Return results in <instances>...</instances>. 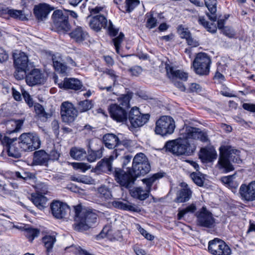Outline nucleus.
<instances>
[{
    "label": "nucleus",
    "mask_w": 255,
    "mask_h": 255,
    "mask_svg": "<svg viewBox=\"0 0 255 255\" xmlns=\"http://www.w3.org/2000/svg\"><path fill=\"white\" fill-rule=\"evenodd\" d=\"M219 158L217 167L225 172L234 169L231 162L240 163L242 161L239 157L240 151L231 146H223L220 147Z\"/></svg>",
    "instance_id": "obj_1"
},
{
    "label": "nucleus",
    "mask_w": 255,
    "mask_h": 255,
    "mask_svg": "<svg viewBox=\"0 0 255 255\" xmlns=\"http://www.w3.org/2000/svg\"><path fill=\"white\" fill-rule=\"evenodd\" d=\"M75 212L74 229L78 231L88 230L97 222V215L82 209L80 205L74 207Z\"/></svg>",
    "instance_id": "obj_2"
},
{
    "label": "nucleus",
    "mask_w": 255,
    "mask_h": 255,
    "mask_svg": "<svg viewBox=\"0 0 255 255\" xmlns=\"http://www.w3.org/2000/svg\"><path fill=\"white\" fill-rule=\"evenodd\" d=\"M150 164L146 155L141 152L137 153L132 161L131 170L136 176L143 175L150 170Z\"/></svg>",
    "instance_id": "obj_3"
},
{
    "label": "nucleus",
    "mask_w": 255,
    "mask_h": 255,
    "mask_svg": "<svg viewBox=\"0 0 255 255\" xmlns=\"http://www.w3.org/2000/svg\"><path fill=\"white\" fill-rule=\"evenodd\" d=\"M175 128L174 119L170 116H163L156 121L154 131L157 134L166 136L172 134Z\"/></svg>",
    "instance_id": "obj_4"
},
{
    "label": "nucleus",
    "mask_w": 255,
    "mask_h": 255,
    "mask_svg": "<svg viewBox=\"0 0 255 255\" xmlns=\"http://www.w3.org/2000/svg\"><path fill=\"white\" fill-rule=\"evenodd\" d=\"M211 59L205 53H198L192 62L194 71L199 75H207L210 72Z\"/></svg>",
    "instance_id": "obj_5"
},
{
    "label": "nucleus",
    "mask_w": 255,
    "mask_h": 255,
    "mask_svg": "<svg viewBox=\"0 0 255 255\" xmlns=\"http://www.w3.org/2000/svg\"><path fill=\"white\" fill-rule=\"evenodd\" d=\"M52 27L57 32L65 34L70 30L71 26L68 21V17L62 10H55L52 14Z\"/></svg>",
    "instance_id": "obj_6"
},
{
    "label": "nucleus",
    "mask_w": 255,
    "mask_h": 255,
    "mask_svg": "<svg viewBox=\"0 0 255 255\" xmlns=\"http://www.w3.org/2000/svg\"><path fill=\"white\" fill-rule=\"evenodd\" d=\"M19 146L21 150L33 151L40 147V140L37 135L34 133H24L18 138Z\"/></svg>",
    "instance_id": "obj_7"
},
{
    "label": "nucleus",
    "mask_w": 255,
    "mask_h": 255,
    "mask_svg": "<svg viewBox=\"0 0 255 255\" xmlns=\"http://www.w3.org/2000/svg\"><path fill=\"white\" fill-rule=\"evenodd\" d=\"M90 27L96 31H100L102 27L108 29L111 35L115 36L118 32V29L115 28L112 23L102 15H97L92 17L90 22Z\"/></svg>",
    "instance_id": "obj_8"
},
{
    "label": "nucleus",
    "mask_w": 255,
    "mask_h": 255,
    "mask_svg": "<svg viewBox=\"0 0 255 255\" xmlns=\"http://www.w3.org/2000/svg\"><path fill=\"white\" fill-rule=\"evenodd\" d=\"M164 147L166 150L176 155H189L192 152L190 149L189 143L185 140L168 141Z\"/></svg>",
    "instance_id": "obj_9"
},
{
    "label": "nucleus",
    "mask_w": 255,
    "mask_h": 255,
    "mask_svg": "<svg viewBox=\"0 0 255 255\" xmlns=\"http://www.w3.org/2000/svg\"><path fill=\"white\" fill-rule=\"evenodd\" d=\"M15 140L16 139H10L7 136H4L1 139V144L3 146L1 156H3L4 153H6L9 156L14 158H19L21 156L22 150L19 146V143L14 142Z\"/></svg>",
    "instance_id": "obj_10"
},
{
    "label": "nucleus",
    "mask_w": 255,
    "mask_h": 255,
    "mask_svg": "<svg viewBox=\"0 0 255 255\" xmlns=\"http://www.w3.org/2000/svg\"><path fill=\"white\" fill-rule=\"evenodd\" d=\"M114 174L116 181L121 186L127 188L131 186L137 177L133 174L130 169L125 171L121 168H115Z\"/></svg>",
    "instance_id": "obj_11"
},
{
    "label": "nucleus",
    "mask_w": 255,
    "mask_h": 255,
    "mask_svg": "<svg viewBox=\"0 0 255 255\" xmlns=\"http://www.w3.org/2000/svg\"><path fill=\"white\" fill-rule=\"evenodd\" d=\"M208 251L213 255H231V250L222 240L216 238L208 244Z\"/></svg>",
    "instance_id": "obj_12"
},
{
    "label": "nucleus",
    "mask_w": 255,
    "mask_h": 255,
    "mask_svg": "<svg viewBox=\"0 0 255 255\" xmlns=\"http://www.w3.org/2000/svg\"><path fill=\"white\" fill-rule=\"evenodd\" d=\"M180 135L184 139H199L202 142L207 141L208 139V135L205 132L201 131L199 128L189 126L184 128L180 131Z\"/></svg>",
    "instance_id": "obj_13"
},
{
    "label": "nucleus",
    "mask_w": 255,
    "mask_h": 255,
    "mask_svg": "<svg viewBox=\"0 0 255 255\" xmlns=\"http://www.w3.org/2000/svg\"><path fill=\"white\" fill-rule=\"evenodd\" d=\"M60 113L62 121L67 124L73 122L78 115V111L74 105L67 101L62 103Z\"/></svg>",
    "instance_id": "obj_14"
},
{
    "label": "nucleus",
    "mask_w": 255,
    "mask_h": 255,
    "mask_svg": "<svg viewBox=\"0 0 255 255\" xmlns=\"http://www.w3.org/2000/svg\"><path fill=\"white\" fill-rule=\"evenodd\" d=\"M148 114H142L137 107L132 108L129 111L128 120L133 128H137L142 126L147 122L149 120Z\"/></svg>",
    "instance_id": "obj_15"
},
{
    "label": "nucleus",
    "mask_w": 255,
    "mask_h": 255,
    "mask_svg": "<svg viewBox=\"0 0 255 255\" xmlns=\"http://www.w3.org/2000/svg\"><path fill=\"white\" fill-rule=\"evenodd\" d=\"M197 224L206 228H212L214 226L215 220L212 214L205 207H203L196 213Z\"/></svg>",
    "instance_id": "obj_16"
},
{
    "label": "nucleus",
    "mask_w": 255,
    "mask_h": 255,
    "mask_svg": "<svg viewBox=\"0 0 255 255\" xmlns=\"http://www.w3.org/2000/svg\"><path fill=\"white\" fill-rule=\"evenodd\" d=\"M239 194L244 201L251 202L255 200V181H252L248 184H242L239 188Z\"/></svg>",
    "instance_id": "obj_17"
},
{
    "label": "nucleus",
    "mask_w": 255,
    "mask_h": 255,
    "mask_svg": "<svg viewBox=\"0 0 255 255\" xmlns=\"http://www.w3.org/2000/svg\"><path fill=\"white\" fill-rule=\"evenodd\" d=\"M111 117L120 123H126L128 121V114L126 110L117 104H111L108 108Z\"/></svg>",
    "instance_id": "obj_18"
},
{
    "label": "nucleus",
    "mask_w": 255,
    "mask_h": 255,
    "mask_svg": "<svg viewBox=\"0 0 255 255\" xmlns=\"http://www.w3.org/2000/svg\"><path fill=\"white\" fill-rule=\"evenodd\" d=\"M50 208L53 216L57 219L65 218L70 212L67 205L58 201L53 202Z\"/></svg>",
    "instance_id": "obj_19"
},
{
    "label": "nucleus",
    "mask_w": 255,
    "mask_h": 255,
    "mask_svg": "<svg viewBox=\"0 0 255 255\" xmlns=\"http://www.w3.org/2000/svg\"><path fill=\"white\" fill-rule=\"evenodd\" d=\"M46 80L44 74L38 69L32 70L26 76V83L31 86L43 84Z\"/></svg>",
    "instance_id": "obj_20"
},
{
    "label": "nucleus",
    "mask_w": 255,
    "mask_h": 255,
    "mask_svg": "<svg viewBox=\"0 0 255 255\" xmlns=\"http://www.w3.org/2000/svg\"><path fill=\"white\" fill-rule=\"evenodd\" d=\"M181 189L176 194V197L174 201L176 203H184L189 201L192 197V192L186 183L180 184Z\"/></svg>",
    "instance_id": "obj_21"
},
{
    "label": "nucleus",
    "mask_w": 255,
    "mask_h": 255,
    "mask_svg": "<svg viewBox=\"0 0 255 255\" xmlns=\"http://www.w3.org/2000/svg\"><path fill=\"white\" fill-rule=\"evenodd\" d=\"M99 140L97 139L91 140L88 144V155L87 156V160L90 162H93L95 161L98 159H100L103 156V148L100 147L96 149L93 147L92 144L95 143L96 144Z\"/></svg>",
    "instance_id": "obj_22"
},
{
    "label": "nucleus",
    "mask_w": 255,
    "mask_h": 255,
    "mask_svg": "<svg viewBox=\"0 0 255 255\" xmlns=\"http://www.w3.org/2000/svg\"><path fill=\"white\" fill-rule=\"evenodd\" d=\"M118 156L113 153L108 158H103L100 161L96 166V170L110 174L112 171V162Z\"/></svg>",
    "instance_id": "obj_23"
},
{
    "label": "nucleus",
    "mask_w": 255,
    "mask_h": 255,
    "mask_svg": "<svg viewBox=\"0 0 255 255\" xmlns=\"http://www.w3.org/2000/svg\"><path fill=\"white\" fill-rule=\"evenodd\" d=\"M165 69L167 75L170 79L175 80L180 79L186 81L188 78V74L180 70L177 69L175 67L172 66L169 64H165Z\"/></svg>",
    "instance_id": "obj_24"
},
{
    "label": "nucleus",
    "mask_w": 255,
    "mask_h": 255,
    "mask_svg": "<svg viewBox=\"0 0 255 255\" xmlns=\"http://www.w3.org/2000/svg\"><path fill=\"white\" fill-rule=\"evenodd\" d=\"M114 2L118 5L119 8L122 11L130 12L139 4L138 0H114Z\"/></svg>",
    "instance_id": "obj_25"
},
{
    "label": "nucleus",
    "mask_w": 255,
    "mask_h": 255,
    "mask_svg": "<svg viewBox=\"0 0 255 255\" xmlns=\"http://www.w3.org/2000/svg\"><path fill=\"white\" fill-rule=\"evenodd\" d=\"M69 35L71 38L77 43H83L89 37L88 32L81 26H77L73 29Z\"/></svg>",
    "instance_id": "obj_26"
},
{
    "label": "nucleus",
    "mask_w": 255,
    "mask_h": 255,
    "mask_svg": "<svg viewBox=\"0 0 255 255\" xmlns=\"http://www.w3.org/2000/svg\"><path fill=\"white\" fill-rule=\"evenodd\" d=\"M60 88L71 89L75 91L81 89L83 87L82 82L76 78H65L64 81L59 84Z\"/></svg>",
    "instance_id": "obj_27"
},
{
    "label": "nucleus",
    "mask_w": 255,
    "mask_h": 255,
    "mask_svg": "<svg viewBox=\"0 0 255 255\" xmlns=\"http://www.w3.org/2000/svg\"><path fill=\"white\" fill-rule=\"evenodd\" d=\"M14 65L15 68H28L27 56L23 52L13 54Z\"/></svg>",
    "instance_id": "obj_28"
},
{
    "label": "nucleus",
    "mask_w": 255,
    "mask_h": 255,
    "mask_svg": "<svg viewBox=\"0 0 255 255\" xmlns=\"http://www.w3.org/2000/svg\"><path fill=\"white\" fill-rule=\"evenodd\" d=\"M199 157L203 162H209L216 159L217 154L213 148H202L200 150Z\"/></svg>",
    "instance_id": "obj_29"
},
{
    "label": "nucleus",
    "mask_w": 255,
    "mask_h": 255,
    "mask_svg": "<svg viewBox=\"0 0 255 255\" xmlns=\"http://www.w3.org/2000/svg\"><path fill=\"white\" fill-rule=\"evenodd\" d=\"M49 160L48 154L44 150L35 151L33 158V164L35 165H47Z\"/></svg>",
    "instance_id": "obj_30"
},
{
    "label": "nucleus",
    "mask_w": 255,
    "mask_h": 255,
    "mask_svg": "<svg viewBox=\"0 0 255 255\" xmlns=\"http://www.w3.org/2000/svg\"><path fill=\"white\" fill-rule=\"evenodd\" d=\"M50 12L49 5L46 3L40 4L35 6L34 14L37 19L40 20L45 19Z\"/></svg>",
    "instance_id": "obj_31"
},
{
    "label": "nucleus",
    "mask_w": 255,
    "mask_h": 255,
    "mask_svg": "<svg viewBox=\"0 0 255 255\" xmlns=\"http://www.w3.org/2000/svg\"><path fill=\"white\" fill-rule=\"evenodd\" d=\"M103 142L105 146L109 149L117 148L119 137L113 133H107L103 137Z\"/></svg>",
    "instance_id": "obj_32"
},
{
    "label": "nucleus",
    "mask_w": 255,
    "mask_h": 255,
    "mask_svg": "<svg viewBox=\"0 0 255 255\" xmlns=\"http://www.w3.org/2000/svg\"><path fill=\"white\" fill-rule=\"evenodd\" d=\"M206 6L208 8L210 14L207 13L209 19L213 22L217 20V0H204Z\"/></svg>",
    "instance_id": "obj_33"
},
{
    "label": "nucleus",
    "mask_w": 255,
    "mask_h": 255,
    "mask_svg": "<svg viewBox=\"0 0 255 255\" xmlns=\"http://www.w3.org/2000/svg\"><path fill=\"white\" fill-rule=\"evenodd\" d=\"M149 192L147 191L146 188L144 190L141 187H134L130 190V194L133 198L144 200L148 197Z\"/></svg>",
    "instance_id": "obj_34"
},
{
    "label": "nucleus",
    "mask_w": 255,
    "mask_h": 255,
    "mask_svg": "<svg viewBox=\"0 0 255 255\" xmlns=\"http://www.w3.org/2000/svg\"><path fill=\"white\" fill-rule=\"evenodd\" d=\"M53 67L57 72L60 74L66 75L69 71L68 67L62 63L61 58H57L56 56L52 57Z\"/></svg>",
    "instance_id": "obj_35"
},
{
    "label": "nucleus",
    "mask_w": 255,
    "mask_h": 255,
    "mask_svg": "<svg viewBox=\"0 0 255 255\" xmlns=\"http://www.w3.org/2000/svg\"><path fill=\"white\" fill-rule=\"evenodd\" d=\"M31 201L39 209L41 210L45 207L47 198L39 194H33L31 195Z\"/></svg>",
    "instance_id": "obj_36"
},
{
    "label": "nucleus",
    "mask_w": 255,
    "mask_h": 255,
    "mask_svg": "<svg viewBox=\"0 0 255 255\" xmlns=\"http://www.w3.org/2000/svg\"><path fill=\"white\" fill-rule=\"evenodd\" d=\"M97 191L98 197L103 201H107L112 198L111 191L106 185H101L97 188Z\"/></svg>",
    "instance_id": "obj_37"
},
{
    "label": "nucleus",
    "mask_w": 255,
    "mask_h": 255,
    "mask_svg": "<svg viewBox=\"0 0 255 255\" xmlns=\"http://www.w3.org/2000/svg\"><path fill=\"white\" fill-rule=\"evenodd\" d=\"M6 13H7L10 17L15 19H18L22 20H23L26 19L25 15L22 13V11L21 10L8 9L7 8L1 9V15Z\"/></svg>",
    "instance_id": "obj_38"
},
{
    "label": "nucleus",
    "mask_w": 255,
    "mask_h": 255,
    "mask_svg": "<svg viewBox=\"0 0 255 255\" xmlns=\"http://www.w3.org/2000/svg\"><path fill=\"white\" fill-rule=\"evenodd\" d=\"M56 241V238L54 236L46 235L43 238L42 242L46 249V252L48 255L52 251Z\"/></svg>",
    "instance_id": "obj_39"
},
{
    "label": "nucleus",
    "mask_w": 255,
    "mask_h": 255,
    "mask_svg": "<svg viewBox=\"0 0 255 255\" xmlns=\"http://www.w3.org/2000/svg\"><path fill=\"white\" fill-rule=\"evenodd\" d=\"M164 176V173L158 172L154 174L152 176L142 180L143 182L146 184L147 191H150L153 183L157 179Z\"/></svg>",
    "instance_id": "obj_40"
},
{
    "label": "nucleus",
    "mask_w": 255,
    "mask_h": 255,
    "mask_svg": "<svg viewBox=\"0 0 255 255\" xmlns=\"http://www.w3.org/2000/svg\"><path fill=\"white\" fill-rule=\"evenodd\" d=\"M130 141L128 139L121 140L119 138V140L117 144V148L114 150L113 153L118 156L122 154L121 152L124 151L125 148H127L130 146Z\"/></svg>",
    "instance_id": "obj_41"
},
{
    "label": "nucleus",
    "mask_w": 255,
    "mask_h": 255,
    "mask_svg": "<svg viewBox=\"0 0 255 255\" xmlns=\"http://www.w3.org/2000/svg\"><path fill=\"white\" fill-rule=\"evenodd\" d=\"M132 94L131 93H128L126 94L122 95L118 98L119 106L125 110L129 108V102L131 99Z\"/></svg>",
    "instance_id": "obj_42"
},
{
    "label": "nucleus",
    "mask_w": 255,
    "mask_h": 255,
    "mask_svg": "<svg viewBox=\"0 0 255 255\" xmlns=\"http://www.w3.org/2000/svg\"><path fill=\"white\" fill-rule=\"evenodd\" d=\"M86 152L82 148L72 147L70 151V156L76 160H81L85 156Z\"/></svg>",
    "instance_id": "obj_43"
},
{
    "label": "nucleus",
    "mask_w": 255,
    "mask_h": 255,
    "mask_svg": "<svg viewBox=\"0 0 255 255\" xmlns=\"http://www.w3.org/2000/svg\"><path fill=\"white\" fill-rule=\"evenodd\" d=\"M198 21L199 23L204 26L208 31L211 33H215L217 30L216 26L213 23H209L204 16H199Z\"/></svg>",
    "instance_id": "obj_44"
},
{
    "label": "nucleus",
    "mask_w": 255,
    "mask_h": 255,
    "mask_svg": "<svg viewBox=\"0 0 255 255\" xmlns=\"http://www.w3.org/2000/svg\"><path fill=\"white\" fill-rule=\"evenodd\" d=\"M196 209V205L194 204H191L184 209L181 210L179 209L178 213L177 214V219H181V218L186 214L194 213Z\"/></svg>",
    "instance_id": "obj_45"
},
{
    "label": "nucleus",
    "mask_w": 255,
    "mask_h": 255,
    "mask_svg": "<svg viewBox=\"0 0 255 255\" xmlns=\"http://www.w3.org/2000/svg\"><path fill=\"white\" fill-rule=\"evenodd\" d=\"M23 123V121L22 120H11L9 121L7 123V126H11L13 128H10L9 130V133L18 131L22 127Z\"/></svg>",
    "instance_id": "obj_46"
},
{
    "label": "nucleus",
    "mask_w": 255,
    "mask_h": 255,
    "mask_svg": "<svg viewBox=\"0 0 255 255\" xmlns=\"http://www.w3.org/2000/svg\"><path fill=\"white\" fill-rule=\"evenodd\" d=\"M114 207L125 210L135 211V207L129 204L125 203L121 201H114L113 202Z\"/></svg>",
    "instance_id": "obj_47"
},
{
    "label": "nucleus",
    "mask_w": 255,
    "mask_h": 255,
    "mask_svg": "<svg viewBox=\"0 0 255 255\" xmlns=\"http://www.w3.org/2000/svg\"><path fill=\"white\" fill-rule=\"evenodd\" d=\"M15 177L19 180H23L24 181H28L30 180H34L35 179V176L31 173L22 172V173L19 172H15Z\"/></svg>",
    "instance_id": "obj_48"
},
{
    "label": "nucleus",
    "mask_w": 255,
    "mask_h": 255,
    "mask_svg": "<svg viewBox=\"0 0 255 255\" xmlns=\"http://www.w3.org/2000/svg\"><path fill=\"white\" fill-rule=\"evenodd\" d=\"M190 177L197 185L199 186L203 185L204 177L201 173L193 172L190 174Z\"/></svg>",
    "instance_id": "obj_49"
},
{
    "label": "nucleus",
    "mask_w": 255,
    "mask_h": 255,
    "mask_svg": "<svg viewBox=\"0 0 255 255\" xmlns=\"http://www.w3.org/2000/svg\"><path fill=\"white\" fill-rule=\"evenodd\" d=\"M93 104L91 101L86 100L78 104V109L80 112H86L92 108Z\"/></svg>",
    "instance_id": "obj_50"
},
{
    "label": "nucleus",
    "mask_w": 255,
    "mask_h": 255,
    "mask_svg": "<svg viewBox=\"0 0 255 255\" xmlns=\"http://www.w3.org/2000/svg\"><path fill=\"white\" fill-rule=\"evenodd\" d=\"M39 234V230L36 229L27 228L25 229V236L30 241H32L35 237L38 236Z\"/></svg>",
    "instance_id": "obj_51"
},
{
    "label": "nucleus",
    "mask_w": 255,
    "mask_h": 255,
    "mask_svg": "<svg viewBox=\"0 0 255 255\" xmlns=\"http://www.w3.org/2000/svg\"><path fill=\"white\" fill-rule=\"evenodd\" d=\"M29 69L24 68H15V71L14 73V76L17 80H22L26 78V73Z\"/></svg>",
    "instance_id": "obj_52"
},
{
    "label": "nucleus",
    "mask_w": 255,
    "mask_h": 255,
    "mask_svg": "<svg viewBox=\"0 0 255 255\" xmlns=\"http://www.w3.org/2000/svg\"><path fill=\"white\" fill-rule=\"evenodd\" d=\"M37 194H46L48 192V186L44 183L39 182L35 185Z\"/></svg>",
    "instance_id": "obj_53"
},
{
    "label": "nucleus",
    "mask_w": 255,
    "mask_h": 255,
    "mask_svg": "<svg viewBox=\"0 0 255 255\" xmlns=\"http://www.w3.org/2000/svg\"><path fill=\"white\" fill-rule=\"evenodd\" d=\"M124 38V34L120 33L119 35L113 39L114 44L115 45L116 52L119 53L120 51V48L121 43L123 41Z\"/></svg>",
    "instance_id": "obj_54"
},
{
    "label": "nucleus",
    "mask_w": 255,
    "mask_h": 255,
    "mask_svg": "<svg viewBox=\"0 0 255 255\" xmlns=\"http://www.w3.org/2000/svg\"><path fill=\"white\" fill-rule=\"evenodd\" d=\"M34 110L37 115L40 117L47 118V114L45 113L44 109L42 105L39 103H36L34 106Z\"/></svg>",
    "instance_id": "obj_55"
},
{
    "label": "nucleus",
    "mask_w": 255,
    "mask_h": 255,
    "mask_svg": "<svg viewBox=\"0 0 255 255\" xmlns=\"http://www.w3.org/2000/svg\"><path fill=\"white\" fill-rule=\"evenodd\" d=\"M20 89L23 98L24 99L25 102L27 104L29 107L33 106V101L28 93L22 87H20Z\"/></svg>",
    "instance_id": "obj_56"
},
{
    "label": "nucleus",
    "mask_w": 255,
    "mask_h": 255,
    "mask_svg": "<svg viewBox=\"0 0 255 255\" xmlns=\"http://www.w3.org/2000/svg\"><path fill=\"white\" fill-rule=\"evenodd\" d=\"M9 220L10 218L9 217L1 214V221L2 222V223H1V225H2L5 229H10L12 227V223Z\"/></svg>",
    "instance_id": "obj_57"
},
{
    "label": "nucleus",
    "mask_w": 255,
    "mask_h": 255,
    "mask_svg": "<svg viewBox=\"0 0 255 255\" xmlns=\"http://www.w3.org/2000/svg\"><path fill=\"white\" fill-rule=\"evenodd\" d=\"M157 24V19L150 14L146 20V27L149 29L154 28Z\"/></svg>",
    "instance_id": "obj_58"
},
{
    "label": "nucleus",
    "mask_w": 255,
    "mask_h": 255,
    "mask_svg": "<svg viewBox=\"0 0 255 255\" xmlns=\"http://www.w3.org/2000/svg\"><path fill=\"white\" fill-rule=\"evenodd\" d=\"M137 229L139 232V233L147 240L149 241L153 240L154 237L152 235L149 234L145 231L144 229L141 228V227L138 225L137 227Z\"/></svg>",
    "instance_id": "obj_59"
},
{
    "label": "nucleus",
    "mask_w": 255,
    "mask_h": 255,
    "mask_svg": "<svg viewBox=\"0 0 255 255\" xmlns=\"http://www.w3.org/2000/svg\"><path fill=\"white\" fill-rule=\"evenodd\" d=\"M74 167L75 168L79 169L82 171L85 172L88 169L90 168V166L85 163H75L74 164Z\"/></svg>",
    "instance_id": "obj_60"
},
{
    "label": "nucleus",
    "mask_w": 255,
    "mask_h": 255,
    "mask_svg": "<svg viewBox=\"0 0 255 255\" xmlns=\"http://www.w3.org/2000/svg\"><path fill=\"white\" fill-rule=\"evenodd\" d=\"M223 33L229 38H233L235 36V32L232 28L229 27H225L222 29Z\"/></svg>",
    "instance_id": "obj_61"
},
{
    "label": "nucleus",
    "mask_w": 255,
    "mask_h": 255,
    "mask_svg": "<svg viewBox=\"0 0 255 255\" xmlns=\"http://www.w3.org/2000/svg\"><path fill=\"white\" fill-rule=\"evenodd\" d=\"M2 190L6 194H11L12 190V185L10 182L4 183L2 185Z\"/></svg>",
    "instance_id": "obj_62"
},
{
    "label": "nucleus",
    "mask_w": 255,
    "mask_h": 255,
    "mask_svg": "<svg viewBox=\"0 0 255 255\" xmlns=\"http://www.w3.org/2000/svg\"><path fill=\"white\" fill-rule=\"evenodd\" d=\"M104 73L108 75L112 79L114 84L116 81L117 78L118 77L116 72L113 70L107 69L104 71Z\"/></svg>",
    "instance_id": "obj_63"
},
{
    "label": "nucleus",
    "mask_w": 255,
    "mask_h": 255,
    "mask_svg": "<svg viewBox=\"0 0 255 255\" xmlns=\"http://www.w3.org/2000/svg\"><path fill=\"white\" fill-rule=\"evenodd\" d=\"M180 36L182 38H185L186 40L191 36V33L187 29L182 28L179 30Z\"/></svg>",
    "instance_id": "obj_64"
}]
</instances>
